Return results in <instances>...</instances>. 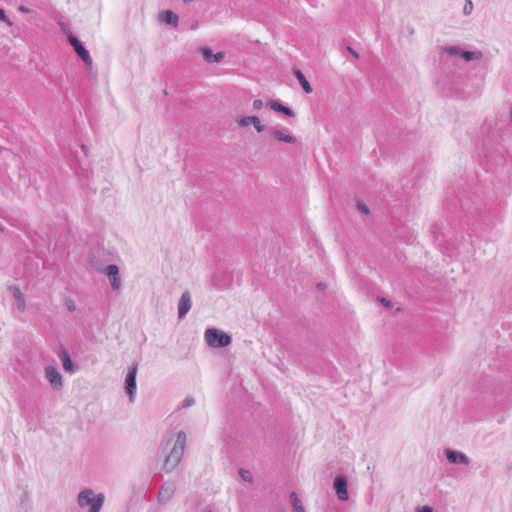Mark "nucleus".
<instances>
[{
    "label": "nucleus",
    "instance_id": "20",
    "mask_svg": "<svg viewBox=\"0 0 512 512\" xmlns=\"http://www.w3.org/2000/svg\"><path fill=\"white\" fill-rule=\"evenodd\" d=\"M290 500L293 507L294 512H305L304 508L301 504L300 499L297 497V494L295 492H292L290 494Z\"/></svg>",
    "mask_w": 512,
    "mask_h": 512
},
{
    "label": "nucleus",
    "instance_id": "16",
    "mask_svg": "<svg viewBox=\"0 0 512 512\" xmlns=\"http://www.w3.org/2000/svg\"><path fill=\"white\" fill-rule=\"evenodd\" d=\"M12 294H13L14 300L16 302L17 309L20 312H24V310L26 308V303H25L24 294L22 293L20 288L19 287H13L12 288Z\"/></svg>",
    "mask_w": 512,
    "mask_h": 512
},
{
    "label": "nucleus",
    "instance_id": "25",
    "mask_svg": "<svg viewBox=\"0 0 512 512\" xmlns=\"http://www.w3.org/2000/svg\"><path fill=\"white\" fill-rule=\"evenodd\" d=\"M0 21L6 23L7 25L11 26L12 25V22L10 21V19L8 18V16L6 15V12L4 11V9H2L0 7Z\"/></svg>",
    "mask_w": 512,
    "mask_h": 512
},
{
    "label": "nucleus",
    "instance_id": "21",
    "mask_svg": "<svg viewBox=\"0 0 512 512\" xmlns=\"http://www.w3.org/2000/svg\"><path fill=\"white\" fill-rule=\"evenodd\" d=\"M445 52L451 56H462L463 49L459 46H447L444 48Z\"/></svg>",
    "mask_w": 512,
    "mask_h": 512
},
{
    "label": "nucleus",
    "instance_id": "22",
    "mask_svg": "<svg viewBox=\"0 0 512 512\" xmlns=\"http://www.w3.org/2000/svg\"><path fill=\"white\" fill-rule=\"evenodd\" d=\"M105 273L108 278L115 277L119 274V267L115 264H110L106 267Z\"/></svg>",
    "mask_w": 512,
    "mask_h": 512
},
{
    "label": "nucleus",
    "instance_id": "12",
    "mask_svg": "<svg viewBox=\"0 0 512 512\" xmlns=\"http://www.w3.org/2000/svg\"><path fill=\"white\" fill-rule=\"evenodd\" d=\"M199 52L207 63H219L225 57L224 52L213 53L212 49L206 46L200 47Z\"/></svg>",
    "mask_w": 512,
    "mask_h": 512
},
{
    "label": "nucleus",
    "instance_id": "13",
    "mask_svg": "<svg viewBox=\"0 0 512 512\" xmlns=\"http://www.w3.org/2000/svg\"><path fill=\"white\" fill-rule=\"evenodd\" d=\"M267 106L277 113H281L287 117H295V112L288 106L283 105L278 100H269L267 101Z\"/></svg>",
    "mask_w": 512,
    "mask_h": 512
},
{
    "label": "nucleus",
    "instance_id": "18",
    "mask_svg": "<svg viewBox=\"0 0 512 512\" xmlns=\"http://www.w3.org/2000/svg\"><path fill=\"white\" fill-rule=\"evenodd\" d=\"M483 57V54L481 51H468L463 50L461 58L465 60L466 62L474 61V60H480Z\"/></svg>",
    "mask_w": 512,
    "mask_h": 512
},
{
    "label": "nucleus",
    "instance_id": "36",
    "mask_svg": "<svg viewBox=\"0 0 512 512\" xmlns=\"http://www.w3.org/2000/svg\"><path fill=\"white\" fill-rule=\"evenodd\" d=\"M81 149L84 152L85 156H88V147L86 145L82 144Z\"/></svg>",
    "mask_w": 512,
    "mask_h": 512
},
{
    "label": "nucleus",
    "instance_id": "3",
    "mask_svg": "<svg viewBox=\"0 0 512 512\" xmlns=\"http://www.w3.org/2000/svg\"><path fill=\"white\" fill-rule=\"evenodd\" d=\"M105 501V496L103 493H99L95 495L94 491L92 489H84L79 492L77 496V503L81 508H84L86 506H90L89 511H92V509L99 504V511L101 510L103 504Z\"/></svg>",
    "mask_w": 512,
    "mask_h": 512
},
{
    "label": "nucleus",
    "instance_id": "11",
    "mask_svg": "<svg viewBox=\"0 0 512 512\" xmlns=\"http://www.w3.org/2000/svg\"><path fill=\"white\" fill-rule=\"evenodd\" d=\"M58 356H59V358L62 362L63 368L66 372H69L72 374L79 370V366L72 361V359L66 349L61 348Z\"/></svg>",
    "mask_w": 512,
    "mask_h": 512
},
{
    "label": "nucleus",
    "instance_id": "39",
    "mask_svg": "<svg viewBox=\"0 0 512 512\" xmlns=\"http://www.w3.org/2000/svg\"><path fill=\"white\" fill-rule=\"evenodd\" d=\"M317 287H318L319 289H323V288L325 287V284H323V283H318V284H317Z\"/></svg>",
    "mask_w": 512,
    "mask_h": 512
},
{
    "label": "nucleus",
    "instance_id": "27",
    "mask_svg": "<svg viewBox=\"0 0 512 512\" xmlns=\"http://www.w3.org/2000/svg\"><path fill=\"white\" fill-rule=\"evenodd\" d=\"M357 208L363 214H368L369 213V209H368V207H367V205L365 203H362V202L359 201L357 203Z\"/></svg>",
    "mask_w": 512,
    "mask_h": 512
},
{
    "label": "nucleus",
    "instance_id": "14",
    "mask_svg": "<svg viewBox=\"0 0 512 512\" xmlns=\"http://www.w3.org/2000/svg\"><path fill=\"white\" fill-rule=\"evenodd\" d=\"M159 19H160V21H162L168 25H171L175 28L178 26V23H179L178 15L171 10H165V11L161 12L159 15Z\"/></svg>",
    "mask_w": 512,
    "mask_h": 512
},
{
    "label": "nucleus",
    "instance_id": "2",
    "mask_svg": "<svg viewBox=\"0 0 512 512\" xmlns=\"http://www.w3.org/2000/svg\"><path fill=\"white\" fill-rule=\"evenodd\" d=\"M205 341L212 348H224L231 344V336L217 328H208L205 331Z\"/></svg>",
    "mask_w": 512,
    "mask_h": 512
},
{
    "label": "nucleus",
    "instance_id": "23",
    "mask_svg": "<svg viewBox=\"0 0 512 512\" xmlns=\"http://www.w3.org/2000/svg\"><path fill=\"white\" fill-rule=\"evenodd\" d=\"M110 285L113 290H119L121 288V279L119 274L115 277L109 278Z\"/></svg>",
    "mask_w": 512,
    "mask_h": 512
},
{
    "label": "nucleus",
    "instance_id": "34",
    "mask_svg": "<svg viewBox=\"0 0 512 512\" xmlns=\"http://www.w3.org/2000/svg\"><path fill=\"white\" fill-rule=\"evenodd\" d=\"M380 302L385 306V307H392V302L386 298H381L380 299Z\"/></svg>",
    "mask_w": 512,
    "mask_h": 512
},
{
    "label": "nucleus",
    "instance_id": "6",
    "mask_svg": "<svg viewBox=\"0 0 512 512\" xmlns=\"http://www.w3.org/2000/svg\"><path fill=\"white\" fill-rule=\"evenodd\" d=\"M176 492V484L174 481H165L161 486L157 494V500L160 504H167Z\"/></svg>",
    "mask_w": 512,
    "mask_h": 512
},
{
    "label": "nucleus",
    "instance_id": "4",
    "mask_svg": "<svg viewBox=\"0 0 512 512\" xmlns=\"http://www.w3.org/2000/svg\"><path fill=\"white\" fill-rule=\"evenodd\" d=\"M68 42L73 47L78 57L85 63L88 69L92 68V58L82 42L72 33L67 36Z\"/></svg>",
    "mask_w": 512,
    "mask_h": 512
},
{
    "label": "nucleus",
    "instance_id": "37",
    "mask_svg": "<svg viewBox=\"0 0 512 512\" xmlns=\"http://www.w3.org/2000/svg\"><path fill=\"white\" fill-rule=\"evenodd\" d=\"M197 27H198V22L196 21V22H194V23L192 24L191 29H192V30H195Z\"/></svg>",
    "mask_w": 512,
    "mask_h": 512
},
{
    "label": "nucleus",
    "instance_id": "35",
    "mask_svg": "<svg viewBox=\"0 0 512 512\" xmlns=\"http://www.w3.org/2000/svg\"><path fill=\"white\" fill-rule=\"evenodd\" d=\"M18 10H19L20 12H22V13H25V14H28V13H30V12H31V10H30L28 7L23 6V5L19 6Z\"/></svg>",
    "mask_w": 512,
    "mask_h": 512
},
{
    "label": "nucleus",
    "instance_id": "5",
    "mask_svg": "<svg viewBox=\"0 0 512 512\" xmlns=\"http://www.w3.org/2000/svg\"><path fill=\"white\" fill-rule=\"evenodd\" d=\"M138 372V363H133L129 366L126 377H125V390L129 395L130 402L134 401L136 393V376Z\"/></svg>",
    "mask_w": 512,
    "mask_h": 512
},
{
    "label": "nucleus",
    "instance_id": "15",
    "mask_svg": "<svg viewBox=\"0 0 512 512\" xmlns=\"http://www.w3.org/2000/svg\"><path fill=\"white\" fill-rule=\"evenodd\" d=\"M292 72H293V75L295 76V78L298 80L299 84L301 85L302 89L308 94L312 93L313 88H312L311 84L308 82V80L306 79L305 75L302 73V71L300 69H298L297 67H294L292 69Z\"/></svg>",
    "mask_w": 512,
    "mask_h": 512
},
{
    "label": "nucleus",
    "instance_id": "31",
    "mask_svg": "<svg viewBox=\"0 0 512 512\" xmlns=\"http://www.w3.org/2000/svg\"><path fill=\"white\" fill-rule=\"evenodd\" d=\"M66 303H67V309L70 312H74L76 310L75 303L72 300H68Z\"/></svg>",
    "mask_w": 512,
    "mask_h": 512
},
{
    "label": "nucleus",
    "instance_id": "17",
    "mask_svg": "<svg viewBox=\"0 0 512 512\" xmlns=\"http://www.w3.org/2000/svg\"><path fill=\"white\" fill-rule=\"evenodd\" d=\"M271 135L277 139L278 141L289 143V144H295L297 142V139L295 136L291 134H285L280 130H272Z\"/></svg>",
    "mask_w": 512,
    "mask_h": 512
},
{
    "label": "nucleus",
    "instance_id": "41",
    "mask_svg": "<svg viewBox=\"0 0 512 512\" xmlns=\"http://www.w3.org/2000/svg\"><path fill=\"white\" fill-rule=\"evenodd\" d=\"M510 119H511V122H512V108H511V111H510Z\"/></svg>",
    "mask_w": 512,
    "mask_h": 512
},
{
    "label": "nucleus",
    "instance_id": "10",
    "mask_svg": "<svg viewBox=\"0 0 512 512\" xmlns=\"http://www.w3.org/2000/svg\"><path fill=\"white\" fill-rule=\"evenodd\" d=\"M192 306L191 294L189 291H185L178 303V318L182 319L190 311Z\"/></svg>",
    "mask_w": 512,
    "mask_h": 512
},
{
    "label": "nucleus",
    "instance_id": "29",
    "mask_svg": "<svg viewBox=\"0 0 512 512\" xmlns=\"http://www.w3.org/2000/svg\"><path fill=\"white\" fill-rule=\"evenodd\" d=\"M262 107H263V102H262V100H261V99H255V100L253 101V108H254L255 110H260Z\"/></svg>",
    "mask_w": 512,
    "mask_h": 512
},
{
    "label": "nucleus",
    "instance_id": "19",
    "mask_svg": "<svg viewBox=\"0 0 512 512\" xmlns=\"http://www.w3.org/2000/svg\"><path fill=\"white\" fill-rule=\"evenodd\" d=\"M258 123V116H244L237 119V123L240 127H247L250 124Z\"/></svg>",
    "mask_w": 512,
    "mask_h": 512
},
{
    "label": "nucleus",
    "instance_id": "8",
    "mask_svg": "<svg viewBox=\"0 0 512 512\" xmlns=\"http://www.w3.org/2000/svg\"><path fill=\"white\" fill-rule=\"evenodd\" d=\"M46 378L54 390H60L63 387L62 375L54 366L45 368Z\"/></svg>",
    "mask_w": 512,
    "mask_h": 512
},
{
    "label": "nucleus",
    "instance_id": "9",
    "mask_svg": "<svg viewBox=\"0 0 512 512\" xmlns=\"http://www.w3.org/2000/svg\"><path fill=\"white\" fill-rule=\"evenodd\" d=\"M445 456L451 464L469 465L470 459L463 452L446 449Z\"/></svg>",
    "mask_w": 512,
    "mask_h": 512
},
{
    "label": "nucleus",
    "instance_id": "32",
    "mask_svg": "<svg viewBox=\"0 0 512 512\" xmlns=\"http://www.w3.org/2000/svg\"><path fill=\"white\" fill-rule=\"evenodd\" d=\"M192 404H194V398H192V397H191V398L187 397V398L184 400V402H183L182 406H183V407H189V406H191Z\"/></svg>",
    "mask_w": 512,
    "mask_h": 512
},
{
    "label": "nucleus",
    "instance_id": "30",
    "mask_svg": "<svg viewBox=\"0 0 512 512\" xmlns=\"http://www.w3.org/2000/svg\"><path fill=\"white\" fill-rule=\"evenodd\" d=\"M416 512H434V511H433L432 507L425 505V506L418 507L416 509Z\"/></svg>",
    "mask_w": 512,
    "mask_h": 512
},
{
    "label": "nucleus",
    "instance_id": "7",
    "mask_svg": "<svg viewBox=\"0 0 512 512\" xmlns=\"http://www.w3.org/2000/svg\"><path fill=\"white\" fill-rule=\"evenodd\" d=\"M333 488L339 500L346 501L349 498L346 476L337 475L333 481Z\"/></svg>",
    "mask_w": 512,
    "mask_h": 512
},
{
    "label": "nucleus",
    "instance_id": "38",
    "mask_svg": "<svg viewBox=\"0 0 512 512\" xmlns=\"http://www.w3.org/2000/svg\"><path fill=\"white\" fill-rule=\"evenodd\" d=\"M88 512H99V504L97 506H95L92 511H88Z\"/></svg>",
    "mask_w": 512,
    "mask_h": 512
},
{
    "label": "nucleus",
    "instance_id": "28",
    "mask_svg": "<svg viewBox=\"0 0 512 512\" xmlns=\"http://www.w3.org/2000/svg\"><path fill=\"white\" fill-rule=\"evenodd\" d=\"M253 126H254V128L256 129V131H257L258 133H262V132H263V131H265V129H266L265 125H263V124L261 123V121H260V119H259V118H258V123H256V122H255V123L253 124Z\"/></svg>",
    "mask_w": 512,
    "mask_h": 512
},
{
    "label": "nucleus",
    "instance_id": "1",
    "mask_svg": "<svg viewBox=\"0 0 512 512\" xmlns=\"http://www.w3.org/2000/svg\"><path fill=\"white\" fill-rule=\"evenodd\" d=\"M186 440V433L182 430L177 433L176 440H173L172 436L165 437L162 440L161 448L163 451L172 446L163 462L162 470L165 473H171L181 462L184 455Z\"/></svg>",
    "mask_w": 512,
    "mask_h": 512
},
{
    "label": "nucleus",
    "instance_id": "33",
    "mask_svg": "<svg viewBox=\"0 0 512 512\" xmlns=\"http://www.w3.org/2000/svg\"><path fill=\"white\" fill-rule=\"evenodd\" d=\"M347 51L356 59L359 58V54L356 50H354L352 47L348 46Z\"/></svg>",
    "mask_w": 512,
    "mask_h": 512
},
{
    "label": "nucleus",
    "instance_id": "24",
    "mask_svg": "<svg viewBox=\"0 0 512 512\" xmlns=\"http://www.w3.org/2000/svg\"><path fill=\"white\" fill-rule=\"evenodd\" d=\"M239 473H240L241 478L244 481L249 482V483H251L253 481V476L249 470L240 469Z\"/></svg>",
    "mask_w": 512,
    "mask_h": 512
},
{
    "label": "nucleus",
    "instance_id": "40",
    "mask_svg": "<svg viewBox=\"0 0 512 512\" xmlns=\"http://www.w3.org/2000/svg\"><path fill=\"white\" fill-rule=\"evenodd\" d=\"M193 0H183L185 4L191 3Z\"/></svg>",
    "mask_w": 512,
    "mask_h": 512
},
{
    "label": "nucleus",
    "instance_id": "26",
    "mask_svg": "<svg viewBox=\"0 0 512 512\" xmlns=\"http://www.w3.org/2000/svg\"><path fill=\"white\" fill-rule=\"evenodd\" d=\"M472 9H473V4H472L471 0H467L466 4L464 5V8H463V13L465 15H469V14H471Z\"/></svg>",
    "mask_w": 512,
    "mask_h": 512
},
{
    "label": "nucleus",
    "instance_id": "42",
    "mask_svg": "<svg viewBox=\"0 0 512 512\" xmlns=\"http://www.w3.org/2000/svg\"><path fill=\"white\" fill-rule=\"evenodd\" d=\"M206 512H212L211 510H207Z\"/></svg>",
    "mask_w": 512,
    "mask_h": 512
}]
</instances>
